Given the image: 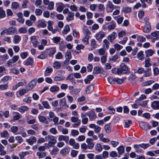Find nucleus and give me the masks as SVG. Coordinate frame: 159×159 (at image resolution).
Instances as JSON below:
<instances>
[{
	"label": "nucleus",
	"instance_id": "52",
	"mask_svg": "<svg viewBox=\"0 0 159 159\" xmlns=\"http://www.w3.org/2000/svg\"><path fill=\"white\" fill-rule=\"evenodd\" d=\"M78 151L75 150H72L71 151V155L73 157H75L77 155Z\"/></svg>",
	"mask_w": 159,
	"mask_h": 159
},
{
	"label": "nucleus",
	"instance_id": "37",
	"mask_svg": "<svg viewBox=\"0 0 159 159\" xmlns=\"http://www.w3.org/2000/svg\"><path fill=\"white\" fill-rule=\"evenodd\" d=\"M61 38L60 37H53L52 39L53 42L55 43H59L61 40Z\"/></svg>",
	"mask_w": 159,
	"mask_h": 159
},
{
	"label": "nucleus",
	"instance_id": "53",
	"mask_svg": "<svg viewBox=\"0 0 159 159\" xmlns=\"http://www.w3.org/2000/svg\"><path fill=\"white\" fill-rule=\"evenodd\" d=\"M64 5L61 4V5H58L57 8V10L59 12H61L63 10L64 8Z\"/></svg>",
	"mask_w": 159,
	"mask_h": 159
},
{
	"label": "nucleus",
	"instance_id": "63",
	"mask_svg": "<svg viewBox=\"0 0 159 159\" xmlns=\"http://www.w3.org/2000/svg\"><path fill=\"white\" fill-rule=\"evenodd\" d=\"M81 148L83 150H85L88 148V146L85 143H83L81 144Z\"/></svg>",
	"mask_w": 159,
	"mask_h": 159
},
{
	"label": "nucleus",
	"instance_id": "6",
	"mask_svg": "<svg viewBox=\"0 0 159 159\" xmlns=\"http://www.w3.org/2000/svg\"><path fill=\"white\" fill-rule=\"evenodd\" d=\"M60 106L63 109H66L69 107L66 102V100L65 98H62L60 100L59 102Z\"/></svg>",
	"mask_w": 159,
	"mask_h": 159
},
{
	"label": "nucleus",
	"instance_id": "11",
	"mask_svg": "<svg viewBox=\"0 0 159 159\" xmlns=\"http://www.w3.org/2000/svg\"><path fill=\"white\" fill-rule=\"evenodd\" d=\"M151 30L150 24L149 22L146 23L145 26L144 27L143 32L146 33L149 32Z\"/></svg>",
	"mask_w": 159,
	"mask_h": 159
},
{
	"label": "nucleus",
	"instance_id": "33",
	"mask_svg": "<svg viewBox=\"0 0 159 159\" xmlns=\"http://www.w3.org/2000/svg\"><path fill=\"white\" fill-rule=\"evenodd\" d=\"M110 123L108 124L105 126V129L106 132L107 133H109L111 132V129L110 128Z\"/></svg>",
	"mask_w": 159,
	"mask_h": 159
},
{
	"label": "nucleus",
	"instance_id": "51",
	"mask_svg": "<svg viewBox=\"0 0 159 159\" xmlns=\"http://www.w3.org/2000/svg\"><path fill=\"white\" fill-rule=\"evenodd\" d=\"M15 62H14L13 61L12 59H10L9 61H8L7 62V64L8 66L9 67H12L15 65L14 63Z\"/></svg>",
	"mask_w": 159,
	"mask_h": 159
},
{
	"label": "nucleus",
	"instance_id": "48",
	"mask_svg": "<svg viewBox=\"0 0 159 159\" xmlns=\"http://www.w3.org/2000/svg\"><path fill=\"white\" fill-rule=\"evenodd\" d=\"M116 26V23H112L111 24L107 26V29L109 30H113L115 29Z\"/></svg>",
	"mask_w": 159,
	"mask_h": 159
},
{
	"label": "nucleus",
	"instance_id": "40",
	"mask_svg": "<svg viewBox=\"0 0 159 159\" xmlns=\"http://www.w3.org/2000/svg\"><path fill=\"white\" fill-rule=\"evenodd\" d=\"M56 50L55 48H53L50 49V51L49 52L48 55L52 57L53 55L56 52Z\"/></svg>",
	"mask_w": 159,
	"mask_h": 159
},
{
	"label": "nucleus",
	"instance_id": "49",
	"mask_svg": "<svg viewBox=\"0 0 159 159\" xmlns=\"http://www.w3.org/2000/svg\"><path fill=\"white\" fill-rule=\"evenodd\" d=\"M131 11V8L129 7H123L122 9V11L125 13H128L130 12Z\"/></svg>",
	"mask_w": 159,
	"mask_h": 159
},
{
	"label": "nucleus",
	"instance_id": "21",
	"mask_svg": "<svg viewBox=\"0 0 159 159\" xmlns=\"http://www.w3.org/2000/svg\"><path fill=\"white\" fill-rule=\"evenodd\" d=\"M103 44L102 45L103 48L105 49H108L109 48V42L107 40L104 39L103 41Z\"/></svg>",
	"mask_w": 159,
	"mask_h": 159
},
{
	"label": "nucleus",
	"instance_id": "62",
	"mask_svg": "<svg viewBox=\"0 0 159 159\" xmlns=\"http://www.w3.org/2000/svg\"><path fill=\"white\" fill-rule=\"evenodd\" d=\"M114 47L117 51H118L122 48L123 46L120 45L118 43H116L114 44Z\"/></svg>",
	"mask_w": 159,
	"mask_h": 159
},
{
	"label": "nucleus",
	"instance_id": "45",
	"mask_svg": "<svg viewBox=\"0 0 159 159\" xmlns=\"http://www.w3.org/2000/svg\"><path fill=\"white\" fill-rule=\"evenodd\" d=\"M107 80L108 82L111 84H114L116 81V78H113L111 77H108Z\"/></svg>",
	"mask_w": 159,
	"mask_h": 159
},
{
	"label": "nucleus",
	"instance_id": "27",
	"mask_svg": "<svg viewBox=\"0 0 159 159\" xmlns=\"http://www.w3.org/2000/svg\"><path fill=\"white\" fill-rule=\"evenodd\" d=\"M137 57L138 59L140 60H143L144 59V55L143 51H141L138 53Z\"/></svg>",
	"mask_w": 159,
	"mask_h": 159
},
{
	"label": "nucleus",
	"instance_id": "28",
	"mask_svg": "<svg viewBox=\"0 0 159 159\" xmlns=\"http://www.w3.org/2000/svg\"><path fill=\"white\" fill-rule=\"evenodd\" d=\"M89 36L88 35H85L84 37L82 39V41L85 44H88L89 43Z\"/></svg>",
	"mask_w": 159,
	"mask_h": 159
},
{
	"label": "nucleus",
	"instance_id": "8",
	"mask_svg": "<svg viewBox=\"0 0 159 159\" xmlns=\"http://www.w3.org/2000/svg\"><path fill=\"white\" fill-rule=\"evenodd\" d=\"M93 139L90 138H88L86 140V142L88 144L87 145L89 149H91L94 147V144L93 143Z\"/></svg>",
	"mask_w": 159,
	"mask_h": 159
},
{
	"label": "nucleus",
	"instance_id": "31",
	"mask_svg": "<svg viewBox=\"0 0 159 159\" xmlns=\"http://www.w3.org/2000/svg\"><path fill=\"white\" fill-rule=\"evenodd\" d=\"M140 127L144 130L146 131L147 130V123L143 122H141L139 123Z\"/></svg>",
	"mask_w": 159,
	"mask_h": 159
},
{
	"label": "nucleus",
	"instance_id": "29",
	"mask_svg": "<svg viewBox=\"0 0 159 159\" xmlns=\"http://www.w3.org/2000/svg\"><path fill=\"white\" fill-rule=\"evenodd\" d=\"M107 8H109L111 9L110 11H112V9L114 8V6L112 4V3L111 2L108 1L107 2L106 6Z\"/></svg>",
	"mask_w": 159,
	"mask_h": 159
},
{
	"label": "nucleus",
	"instance_id": "44",
	"mask_svg": "<svg viewBox=\"0 0 159 159\" xmlns=\"http://www.w3.org/2000/svg\"><path fill=\"white\" fill-rule=\"evenodd\" d=\"M29 152H21L20 153L19 156L21 159H23L25 155H28Z\"/></svg>",
	"mask_w": 159,
	"mask_h": 159
},
{
	"label": "nucleus",
	"instance_id": "16",
	"mask_svg": "<svg viewBox=\"0 0 159 159\" xmlns=\"http://www.w3.org/2000/svg\"><path fill=\"white\" fill-rule=\"evenodd\" d=\"M87 115L89 116L90 120H92L96 118L97 117L96 115L95 114L94 111H89Z\"/></svg>",
	"mask_w": 159,
	"mask_h": 159
},
{
	"label": "nucleus",
	"instance_id": "32",
	"mask_svg": "<svg viewBox=\"0 0 159 159\" xmlns=\"http://www.w3.org/2000/svg\"><path fill=\"white\" fill-rule=\"evenodd\" d=\"M19 5L18 2H13L11 4V8L12 9H16L19 8Z\"/></svg>",
	"mask_w": 159,
	"mask_h": 159
},
{
	"label": "nucleus",
	"instance_id": "50",
	"mask_svg": "<svg viewBox=\"0 0 159 159\" xmlns=\"http://www.w3.org/2000/svg\"><path fill=\"white\" fill-rule=\"evenodd\" d=\"M35 13L36 16H40L42 14L43 11L40 9H36L35 10Z\"/></svg>",
	"mask_w": 159,
	"mask_h": 159
},
{
	"label": "nucleus",
	"instance_id": "59",
	"mask_svg": "<svg viewBox=\"0 0 159 159\" xmlns=\"http://www.w3.org/2000/svg\"><path fill=\"white\" fill-rule=\"evenodd\" d=\"M15 139L16 140L18 141V143H20L23 142L22 138L21 136H17L16 137Z\"/></svg>",
	"mask_w": 159,
	"mask_h": 159
},
{
	"label": "nucleus",
	"instance_id": "13",
	"mask_svg": "<svg viewBox=\"0 0 159 159\" xmlns=\"http://www.w3.org/2000/svg\"><path fill=\"white\" fill-rule=\"evenodd\" d=\"M152 107L154 109H159V101H154L152 103Z\"/></svg>",
	"mask_w": 159,
	"mask_h": 159
},
{
	"label": "nucleus",
	"instance_id": "57",
	"mask_svg": "<svg viewBox=\"0 0 159 159\" xmlns=\"http://www.w3.org/2000/svg\"><path fill=\"white\" fill-rule=\"evenodd\" d=\"M71 134L73 136L78 135L79 134V132L77 130L72 129L71 131Z\"/></svg>",
	"mask_w": 159,
	"mask_h": 159
},
{
	"label": "nucleus",
	"instance_id": "38",
	"mask_svg": "<svg viewBox=\"0 0 159 159\" xmlns=\"http://www.w3.org/2000/svg\"><path fill=\"white\" fill-rule=\"evenodd\" d=\"M13 119L15 120H17L20 118V114L17 112H14L13 113Z\"/></svg>",
	"mask_w": 159,
	"mask_h": 159
},
{
	"label": "nucleus",
	"instance_id": "54",
	"mask_svg": "<svg viewBox=\"0 0 159 159\" xmlns=\"http://www.w3.org/2000/svg\"><path fill=\"white\" fill-rule=\"evenodd\" d=\"M6 14L5 11L3 10L2 8H0V16L1 18H3L5 17Z\"/></svg>",
	"mask_w": 159,
	"mask_h": 159
},
{
	"label": "nucleus",
	"instance_id": "30",
	"mask_svg": "<svg viewBox=\"0 0 159 159\" xmlns=\"http://www.w3.org/2000/svg\"><path fill=\"white\" fill-rule=\"evenodd\" d=\"M83 29L84 34H86V35H89L91 34V32L88 29L87 27L85 26H84L83 27Z\"/></svg>",
	"mask_w": 159,
	"mask_h": 159
},
{
	"label": "nucleus",
	"instance_id": "5",
	"mask_svg": "<svg viewBox=\"0 0 159 159\" xmlns=\"http://www.w3.org/2000/svg\"><path fill=\"white\" fill-rule=\"evenodd\" d=\"M105 36V33L102 31H100L97 33L95 37L97 40L99 41H101L103 38Z\"/></svg>",
	"mask_w": 159,
	"mask_h": 159
},
{
	"label": "nucleus",
	"instance_id": "43",
	"mask_svg": "<svg viewBox=\"0 0 159 159\" xmlns=\"http://www.w3.org/2000/svg\"><path fill=\"white\" fill-rule=\"evenodd\" d=\"M150 59L148 58L147 59L145 60L144 66L146 67H149L151 66V64L150 62Z\"/></svg>",
	"mask_w": 159,
	"mask_h": 159
},
{
	"label": "nucleus",
	"instance_id": "55",
	"mask_svg": "<svg viewBox=\"0 0 159 159\" xmlns=\"http://www.w3.org/2000/svg\"><path fill=\"white\" fill-rule=\"evenodd\" d=\"M47 25V24L46 23L43 22H39L38 25V26L39 28H44Z\"/></svg>",
	"mask_w": 159,
	"mask_h": 159
},
{
	"label": "nucleus",
	"instance_id": "18",
	"mask_svg": "<svg viewBox=\"0 0 159 159\" xmlns=\"http://www.w3.org/2000/svg\"><path fill=\"white\" fill-rule=\"evenodd\" d=\"M39 120L41 122L44 123L46 124H48V122L46 118L42 116H39L38 117Z\"/></svg>",
	"mask_w": 159,
	"mask_h": 159
},
{
	"label": "nucleus",
	"instance_id": "14",
	"mask_svg": "<svg viewBox=\"0 0 159 159\" xmlns=\"http://www.w3.org/2000/svg\"><path fill=\"white\" fill-rule=\"evenodd\" d=\"M94 85L93 84L90 85L86 89V93L87 94H90L93 90Z\"/></svg>",
	"mask_w": 159,
	"mask_h": 159
},
{
	"label": "nucleus",
	"instance_id": "61",
	"mask_svg": "<svg viewBox=\"0 0 159 159\" xmlns=\"http://www.w3.org/2000/svg\"><path fill=\"white\" fill-rule=\"evenodd\" d=\"M104 48H100L98 50V52L100 55H103L105 53V51Z\"/></svg>",
	"mask_w": 159,
	"mask_h": 159
},
{
	"label": "nucleus",
	"instance_id": "42",
	"mask_svg": "<svg viewBox=\"0 0 159 159\" xmlns=\"http://www.w3.org/2000/svg\"><path fill=\"white\" fill-rule=\"evenodd\" d=\"M102 68L99 67H95L94 68L93 73L95 74H98L102 71Z\"/></svg>",
	"mask_w": 159,
	"mask_h": 159
},
{
	"label": "nucleus",
	"instance_id": "56",
	"mask_svg": "<svg viewBox=\"0 0 159 159\" xmlns=\"http://www.w3.org/2000/svg\"><path fill=\"white\" fill-rule=\"evenodd\" d=\"M96 149L99 152H101L102 150V148L101 144L100 143H97L96 146Z\"/></svg>",
	"mask_w": 159,
	"mask_h": 159
},
{
	"label": "nucleus",
	"instance_id": "15",
	"mask_svg": "<svg viewBox=\"0 0 159 159\" xmlns=\"http://www.w3.org/2000/svg\"><path fill=\"white\" fill-rule=\"evenodd\" d=\"M27 142L30 145H32L34 143L36 142L37 139L35 137L32 136L30 137L29 139L26 140Z\"/></svg>",
	"mask_w": 159,
	"mask_h": 159
},
{
	"label": "nucleus",
	"instance_id": "46",
	"mask_svg": "<svg viewBox=\"0 0 159 159\" xmlns=\"http://www.w3.org/2000/svg\"><path fill=\"white\" fill-rule=\"evenodd\" d=\"M59 150L57 147H54L53 148L51 152V154L52 155H56Z\"/></svg>",
	"mask_w": 159,
	"mask_h": 159
},
{
	"label": "nucleus",
	"instance_id": "3",
	"mask_svg": "<svg viewBox=\"0 0 159 159\" xmlns=\"http://www.w3.org/2000/svg\"><path fill=\"white\" fill-rule=\"evenodd\" d=\"M39 37L36 36H33L31 37L30 41L33 44L34 47H37L38 45L39 44V42L38 41Z\"/></svg>",
	"mask_w": 159,
	"mask_h": 159
},
{
	"label": "nucleus",
	"instance_id": "9",
	"mask_svg": "<svg viewBox=\"0 0 159 159\" xmlns=\"http://www.w3.org/2000/svg\"><path fill=\"white\" fill-rule=\"evenodd\" d=\"M117 36L116 33L114 32L108 36L107 39L110 42H112L114 40Z\"/></svg>",
	"mask_w": 159,
	"mask_h": 159
},
{
	"label": "nucleus",
	"instance_id": "19",
	"mask_svg": "<svg viewBox=\"0 0 159 159\" xmlns=\"http://www.w3.org/2000/svg\"><path fill=\"white\" fill-rule=\"evenodd\" d=\"M21 39V38L20 36L16 35L14 37L13 42L15 44H17L19 43Z\"/></svg>",
	"mask_w": 159,
	"mask_h": 159
},
{
	"label": "nucleus",
	"instance_id": "2",
	"mask_svg": "<svg viewBox=\"0 0 159 159\" xmlns=\"http://www.w3.org/2000/svg\"><path fill=\"white\" fill-rule=\"evenodd\" d=\"M128 68L124 63H122L120 68H119V72H120V74H125L128 71Z\"/></svg>",
	"mask_w": 159,
	"mask_h": 159
},
{
	"label": "nucleus",
	"instance_id": "20",
	"mask_svg": "<svg viewBox=\"0 0 159 159\" xmlns=\"http://www.w3.org/2000/svg\"><path fill=\"white\" fill-rule=\"evenodd\" d=\"M154 51L152 49H148L145 51L146 56L147 57L152 56L154 53Z\"/></svg>",
	"mask_w": 159,
	"mask_h": 159
},
{
	"label": "nucleus",
	"instance_id": "36",
	"mask_svg": "<svg viewBox=\"0 0 159 159\" xmlns=\"http://www.w3.org/2000/svg\"><path fill=\"white\" fill-rule=\"evenodd\" d=\"M117 150L119 154L120 155L123 153L124 151V147L123 146H121L117 148Z\"/></svg>",
	"mask_w": 159,
	"mask_h": 159
},
{
	"label": "nucleus",
	"instance_id": "24",
	"mask_svg": "<svg viewBox=\"0 0 159 159\" xmlns=\"http://www.w3.org/2000/svg\"><path fill=\"white\" fill-rule=\"evenodd\" d=\"M70 28L68 25H66L64 27V29L62 31V33L65 34H66L70 31Z\"/></svg>",
	"mask_w": 159,
	"mask_h": 159
},
{
	"label": "nucleus",
	"instance_id": "12",
	"mask_svg": "<svg viewBox=\"0 0 159 159\" xmlns=\"http://www.w3.org/2000/svg\"><path fill=\"white\" fill-rule=\"evenodd\" d=\"M74 13L72 11H70L68 13L67 16L66 17V19L67 21H69L74 19Z\"/></svg>",
	"mask_w": 159,
	"mask_h": 159
},
{
	"label": "nucleus",
	"instance_id": "34",
	"mask_svg": "<svg viewBox=\"0 0 159 159\" xmlns=\"http://www.w3.org/2000/svg\"><path fill=\"white\" fill-rule=\"evenodd\" d=\"M61 64L58 61H55L53 64V67L55 69H58L61 67Z\"/></svg>",
	"mask_w": 159,
	"mask_h": 159
},
{
	"label": "nucleus",
	"instance_id": "39",
	"mask_svg": "<svg viewBox=\"0 0 159 159\" xmlns=\"http://www.w3.org/2000/svg\"><path fill=\"white\" fill-rule=\"evenodd\" d=\"M59 90V87L56 86H52L50 88V90L52 92L58 91Z\"/></svg>",
	"mask_w": 159,
	"mask_h": 159
},
{
	"label": "nucleus",
	"instance_id": "4",
	"mask_svg": "<svg viewBox=\"0 0 159 159\" xmlns=\"http://www.w3.org/2000/svg\"><path fill=\"white\" fill-rule=\"evenodd\" d=\"M37 81L36 79H34L29 83L26 87L27 91H30L36 85Z\"/></svg>",
	"mask_w": 159,
	"mask_h": 159
},
{
	"label": "nucleus",
	"instance_id": "23",
	"mask_svg": "<svg viewBox=\"0 0 159 159\" xmlns=\"http://www.w3.org/2000/svg\"><path fill=\"white\" fill-rule=\"evenodd\" d=\"M69 152V150L67 148H65L60 151L61 154L64 155L68 154Z\"/></svg>",
	"mask_w": 159,
	"mask_h": 159
},
{
	"label": "nucleus",
	"instance_id": "47",
	"mask_svg": "<svg viewBox=\"0 0 159 159\" xmlns=\"http://www.w3.org/2000/svg\"><path fill=\"white\" fill-rule=\"evenodd\" d=\"M154 82V81L153 80H149L143 82V86L149 85Z\"/></svg>",
	"mask_w": 159,
	"mask_h": 159
},
{
	"label": "nucleus",
	"instance_id": "22",
	"mask_svg": "<svg viewBox=\"0 0 159 159\" xmlns=\"http://www.w3.org/2000/svg\"><path fill=\"white\" fill-rule=\"evenodd\" d=\"M114 19L116 20L118 24H120L122 23L123 20V17L120 16H115L114 17Z\"/></svg>",
	"mask_w": 159,
	"mask_h": 159
},
{
	"label": "nucleus",
	"instance_id": "7",
	"mask_svg": "<svg viewBox=\"0 0 159 159\" xmlns=\"http://www.w3.org/2000/svg\"><path fill=\"white\" fill-rule=\"evenodd\" d=\"M24 64L26 66H33L34 64L33 59L31 57H29L24 62Z\"/></svg>",
	"mask_w": 159,
	"mask_h": 159
},
{
	"label": "nucleus",
	"instance_id": "58",
	"mask_svg": "<svg viewBox=\"0 0 159 159\" xmlns=\"http://www.w3.org/2000/svg\"><path fill=\"white\" fill-rule=\"evenodd\" d=\"M153 72L155 75H157L159 73V69L157 67H155L153 69Z\"/></svg>",
	"mask_w": 159,
	"mask_h": 159
},
{
	"label": "nucleus",
	"instance_id": "35",
	"mask_svg": "<svg viewBox=\"0 0 159 159\" xmlns=\"http://www.w3.org/2000/svg\"><path fill=\"white\" fill-rule=\"evenodd\" d=\"M28 109V108L26 106H22L19 108V111L20 112H24V111L27 110Z\"/></svg>",
	"mask_w": 159,
	"mask_h": 159
},
{
	"label": "nucleus",
	"instance_id": "25",
	"mask_svg": "<svg viewBox=\"0 0 159 159\" xmlns=\"http://www.w3.org/2000/svg\"><path fill=\"white\" fill-rule=\"evenodd\" d=\"M16 28L15 27H11L7 30V33L9 34H12L16 32Z\"/></svg>",
	"mask_w": 159,
	"mask_h": 159
},
{
	"label": "nucleus",
	"instance_id": "10",
	"mask_svg": "<svg viewBox=\"0 0 159 159\" xmlns=\"http://www.w3.org/2000/svg\"><path fill=\"white\" fill-rule=\"evenodd\" d=\"M152 38L155 40L159 39V31H156L152 33L151 34Z\"/></svg>",
	"mask_w": 159,
	"mask_h": 159
},
{
	"label": "nucleus",
	"instance_id": "17",
	"mask_svg": "<svg viewBox=\"0 0 159 159\" xmlns=\"http://www.w3.org/2000/svg\"><path fill=\"white\" fill-rule=\"evenodd\" d=\"M58 140L60 141L63 140L66 142H68L69 140V137L68 136L60 135L59 136Z\"/></svg>",
	"mask_w": 159,
	"mask_h": 159
},
{
	"label": "nucleus",
	"instance_id": "64",
	"mask_svg": "<svg viewBox=\"0 0 159 159\" xmlns=\"http://www.w3.org/2000/svg\"><path fill=\"white\" fill-rule=\"evenodd\" d=\"M54 3L52 2H50L49 3L48 7V9L49 10H52L54 8Z\"/></svg>",
	"mask_w": 159,
	"mask_h": 159
},
{
	"label": "nucleus",
	"instance_id": "60",
	"mask_svg": "<svg viewBox=\"0 0 159 159\" xmlns=\"http://www.w3.org/2000/svg\"><path fill=\"white\" fill-rule=\"evenodd\" d=\"M1 135L2 137L5 138H7L9 137V134L6 131H4L1 133Z\"/></svg>",
	"mask_w": 159,
	"mask_h": 159
},
{
	"label": "nucleus",
	"instance_id": "1",
	"mask_svg": "<svg viewBox=\"0 0 159 159\" xmlns=\"http://www.w3.org/2000/svg\"><path fill=\"white\" fill-rule=\"evenodd\" d=\"M45 140L46 142H48V143H45L46 147L48 148L53 147L55 144L56 143V138L51 135H48L45 137Z\"/></svg>",
	"mask_w": 159,
	"mask_h": 159
},
{
	"label": "nucleus",
	"instance_id": "26",
	"mask_svg": "<svg viewBox=\"0 0 159 159\" xmlns=\"http://www.w3.org/2000/svg\"><path fill=\"white\" fill-rule=\"evenodd\" d=\"M36 155L38 156L39 158H41L45 157L46 156V152H37Z\"/></svg>",
	"mask_w": 159,
	"mask_h": 159
},
{
	"label": "nucleus",
	"instance_id": "41",
	"mask_svg": "<svg viewBox=\"0 0 159 159\" xmlns=\"http://www.w3.org/2000/svg\"><path fill=\"white\" fill-rule=\"evenodd\" d=\"M137 40L139 42H142L146 41V39L143 36L138 35L137 37Z\"/></svg>",
	"mask_w": 159,
	"mask_h": 159
}]
</instances>
